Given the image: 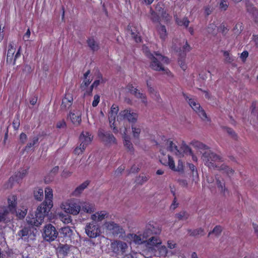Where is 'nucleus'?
Instances as JSON below:
<instances>
[{
    "instance_id": "f257e3e1",
    "label": "nucleus",
    "mask_w": 258,
    "mask_h": 258,
    "mask_svg": "<svg viewBox=\"0 0 258 258\" xmlns=\"http://www.w3.org/2000/svg\"><path fill=\"white\" fill-rule=\"evenodd\" d=\"M190 144L196 148L201 150H207L205 151L202 155V159L204 164L210 169H217L221 171L222 173L226 174L230 177L234 174V171L225 164H222L221 166H218L217 162H222V157L209 150L208 146L198 141H192Z\"/></svg>"
},
{
    "instance_id": "f03ea898",
    "label": "nucleus",
    "mask_w": 258,
    "mask_h": 258,
    "mask_svg": "<svg viewBox=\"0 0 258 258\" xmlns=\"http://www.w3.org/2000/svg\"><path fill=\"white\" fill-rule=\"evenodd\" d=\"M45 201L38 207L35 214L30 213L26 218L27 223L38 227L43 222L45 217L48 215L53 206L52 190L49 187L45 189Z\"/></svg>"
},
{
    "instance_id": "7ed1b4c3",
    "label": "nucleus",
    "mask_w": 258,
    "mask_h": 258,
    "mask_svg": "<svg viewBox=\"0 0 258 258\" xmlns=\"http://www.w3.org/2000/svg\"><path fill=\"white\" fill-rule=\"evenodd\" d=\"M144 50L147 57L151 59V68L157 71H162L164 74L168 76L172 77V74L170 71L163 67V64H168L169 62V59L162 55L158 52H154V54L151 53L147 50V48H144Z\"/></svg>"
},
{
    "instance_id": "20e7f679",
    "label": "nucleus",
    "mask_w": 258,
    "mask_h": 258,
    "mask_svg": "<svg viewBox=\"0 0 258 258\" xmlns=\"http://www.w3.org/2000/svg\"><path fill=\"white\" fill-rule=\"evenodd\" d=\"M110 248L112 252L119 258H135L136 252L131 250L128 252L127 244L120 240H114L111 242Z\"/></svg>"
},
{
    "instance_id": "39448f33",
    "label": "nucleus",
    "mask_w": 258,
    "mask_h": 258,
    "mask_svg": "<svg viewBox=\"0 0 258 258\" xmlns=\"http://www.w3.org/2000/svg\"><path fill=\"white\" fill-rule=\"evenodd\" d=\"M138 114H110L108 116L110 125L114 133L118 132L116 126L120 123L119 119H122L124 122L127 120L135 123L137 120Z\"/></svg>"
},
{
    "instance_id": "423d86ee",
    "label": "nucleus",
    "mask_w": 258,
    "mask_h": 258,
    "mask_svg": "<svg viewBox=\"0 0 258 258\" xmlns=\"http://www.w3.org/2000/svg\"><path fill=\"white\" fill-rule=\"evenodd\" d=\"M161 232V229L156 228L155 227L149 225L145 230L143 235H137L135 234H130L128 237L132 240L136 244H140L146 242L150 236L153 234H159Z\"/></svg>"
},
{
    "instance_id": "0eeeda50",
    "label": "nucleus",
    "mask_w": 258,
    "mask_h": 258,
    "mask_svg": "<svg viewBox=\"0 0 258 258\" xmlns=\"http://www.w3.org/2000/svg\"><path fill=\"white\" fill-rule=\"evenodd\" d=\"M93 138V136L88 132H83L79 137V140L81 143L79 146H77L74 149V153L76 155L82 154L85 151L87 146L91 143Z\"/></svg>"
},
{
    "instance_id": "6e6552de",
    "label": "nucleus",
    "mask_w": 258,
    "mask_h": 258,
    "mask_svg": "<svg viewBox=\"0 0 258 258\" xmlns=\"http://www.w3.org/2000/svg\"><path fill=\"white\" fill-rule=\"evenodd\" d=\"M61 208L67 213L77 215L80 211L81 207L75 200H69L62 204Z\"/></svg>"
},
{
    "instance_id": "1a4fd4ad",
    "label": "nucleus",
    "mask_w": 258,
    "mask_h": 258,
    "mask_svg": "<svg viewBox=\"0 0 258 258\" xmlns=\"http://www.w3.org/2000/svg\"><path fill=\"white\" fill-rule=\"evenodd\" d=\"M127 90L129 92H130L132 94L134 95V96L138 99H140L142 103L145 104V105L147 103V100L146 95L141 93L140 91H139L136 87L133 86L132 84H129L126 87L125 89H123L120 92L119 95L120 96H122L123 97V92Z\"/></svg>"
},
{
    "instance_id": "9d476101",
    "label": "nucleus",
    "mask_w": 258,
    "mask_h": 258,
    "mask_svg": "<svg viewBox=\"0 0 258 258\" xmlns=\"http://www.w3.org/2000/svg\"><path fill=\"white\" fill-rule=\"evenodd\" d=\"M58 233L54 226L51 224L45 225L44 228L43 236L46 241H52L55 239Z\"/></svg>"
},
{
    "instance_id": "9b49d317",
    "label": "nucleus",
    "mask_w": 258,
    "mask_h": 258,
    "mask_svg": "<svg viewBox=\"0 0 258 258\" xmlns=\"http://www.w3.org/2000/svg\"><path fill=\"white\" fill-rule=\"evenodd\" d=\"M20 238L26 242H29L35 239L36 235L31 227H24L18 232Z\"/></svg>"
},
{
    "instance_id": "f8f14e48",
    "label": "nucleus",
    "mask_w": 258,
    "mask_h": 258,
    "mask_svg": "<svg viewBox=\"0 0 258 258\" xmlns=\"http://www.w3.org/2000/svg\"><path fill=\"white\" fill-rule=\"evenodd\" d=\"M98 136L105 145L116 143L115 138L109 132H105L103 129L100 128L98 130Z\"/></svg>"
},
{
    "instance_id": "ddd939ff",
    "label": "nucleus",
    "mask_w": 258,
    "mask_h": 258,
    "mask_svg": "<svg viewBox=\"0 0 258 258\" xmlns=\"http://www.w3.org/2000/svg\"><path fill=\"white\" fill-rule=\"evenodd\" d=\"M104 225L106 229L111 233L114 236L122 235L124 233V230L119 224L113 221H109L105 223Z\"/></svg>"
},
{
    "instance_id": "4468645a",
    "label": "nucleus",
    "mask_w": 258,
    "mask_h": 258,
    "mask_svg": "<svg viewBox=\"0 0 258 258\" xmlns=\"http://www.w3.org/2000/svg\"><path fill=\"white\" fill-rule=\"evenodd\" d=\"M183 96L196 113H204V111L201 107L200 104L197 102V100L194 96L190 95H188L186 94H183Z\"/></svg>"
},
{
    "instance_id": "2eb2a0df",
    "label": "nucleus",
    "mask_w": 258,
    "mask_h": 258,
    "mask_svg": "<svg viewBox=\"0 0 258 258\" xmlns=\"http://www.w3.org/2000/svg\"><path fill=\"white\" fill-rule=\"evenodd\" d=\"M85 231L90 238H96L100 235V229L97 224L92 223L86 225Z\"/></svg>"
},
{
    "instance_id": "dca6fc26",
    "label": "nucleus",
    "mask_w": 258,
    "mask_h": 258,
    "mask_svg": "<svg viewBox=\"0 0 258 258\" xmlns=\"http://www.w3.org/2000/svg\"><path fill=\"white\" fill-rule=\"evenodd\" d=\"M29 168L23 169L18 172L14 176L11 177L9 179V182L11 183V186H12L14 182L19 183L21 180L28 174Z\"/></svg>"
},
{
    "instance_id": "f3484780",
    "label": "nucleus",
    "mask_w": 258,
    "mask_h": 258,
    "mask_svg": "<svg viewBox=\"0 0 258 258\" xmlns=\"http://www.w3.org/2000/svg\"><path fill=\"white\" fill-rule=\"evenodd\" d=\"M73 98L72 94L66 93L65 96L62 100V103L60 106L62 111H67L69 110L72 105Z\"/></svg>"
},
{
    "instance_id": "a211bd4d",
    "label": "nucleus",
    "mask_w": 258,
    "mask_h": 258,
    "mask_svg": "<svg viewBox=\"0 0 258 258\" xmlns=\"http://www.w3.org/2000/svg\"><path fill=\"white\" fill-rule=\"evenodd\" d=\"M17 197L15 195L10 196L8 199V207H6L9 211L12 214L17 213Z\"/></svg>"
},
{
    "instance_id": "6ab92c4d",
    "label": "nucleus",
    "mask_w": 258,
    "mask_h": 258,
    "mask_svg": "<svg viewBox=\"0 0 258 258\" xmlns=\"http://www.w3.org/2000/svg\"><path fill=\"white\" fill-rule=\"evenodd\" d=\"M90 74V71H88L86 72L84 75V80L81 84V89L84 91V95H90L91 93H88V89L90 86V84L91 83V79L90 77H88L89 75Z\"/></svg>"
},
{
    "instance_id": "aec40b11",
    "label": "nucleus",
    "mask_w": 258,
    "mask_h": 258,
    "mask_svg": "<svg viewBox=\"0 0 258 258\" xmlns=\"http://www.w3.org/2000/svg\"><path fill=\"white\" fill-rule=\"evenodd\" d=\"M139 27L134 25H129L128 26V33L132 35L136 42L141 41V36L139 32Z\"/></svg>"
},
{
    "instance_id": "412c9836",
    "label": "nucleus",
    "mask_w": 258,
    "mask_h": 258,
    "mask_svg": "<svg viewBox=\"0 0 258 258\" xmlns=\"http://www.w3.org/2000/svg\"><path fill=\"white\" fill-rule=\"evenodd\" d=\"M166 144L168 145L167 150L170 152L174 153L176 156L180 157L182 155L180 151L178 149L177 146L175 145L172 141L167 140Z\"/></svg>"
},
{
    "instance_id": "4be33fe9",
    "label": "nucleus",
    "mask_w": 258,
    "mask_h": 258,
    "mask_svg": "<svg viewBox=\"0 0 258 258\" xmlns=\"http://www.w3.org/2000/svg\"><path fill=\"white\" fill-rule=\"evenodd\" d=\"M246 8L247 12L251 14L255 22L258 24V11L252 5L250 4H247Z\"/></svg>"
},
{
    "instance_id": "5701e85b",
    "label": "nucleus",
    "mask_w": 258,
    "mask_h": 258,
    "mask_svg": "<svg viewBox=\"0 0 258 258\" xmlns=\"http://www.w3.org/2000/svg\"><path fill=\"white\" fill-rule=\"evenodd\" d=\"M9 212V211L6 207H0V222H8L10 221L7 219Z\"/></svg>"
},
{
    "instance_id": "b1692460",
    "label": "nucleus",
    "mask_w": 258,
    "mask_h": 258,
    "mask_svg": "<svg viewBox=\"0 0 258 258\" xmlns=\"http://www.w3.org/2000/svg\"><path fill=\"white\" fill-rule=\"evenodd\" d=\"M168 161H167L166 160H164L162 158L160 160V161L162 164L168 165L172 170L176 171L174 164V161L172 157L169 155H168Z\"/></svg>"
},
{
    "instance_id": "393cba45",
    "label": "nucleus",
    "mask_w": 258,
    "mask_h": 258,
    "mask_svg": "<svg viewBox=\"0 0 258 258\" xmlns=\"http://www.w3.org/2000/svg\"><path fill=\"white\" fill-rule=\"evenodd\" d=\"M156 11L159 12V14H160V20L162 19V20L167 21L170 19V17L164 10L162 9V7H160V5H157L156 7Z\"/></svg>"
},
{
    "instance_id": "a878e982",
    "label": "nucleus",
    "mask_w": 258,
    "mask_h": 258,
    "mask_svg": "<svg viewBox=\"0 0 258 258\" xmlns=\"http://www.w3.org/2000/svg\"><path fill=\"white\" fill-rule=\"evenodd\" d=\"M147 239V244L152 246H157L158 245L161 244V240L157 236H152Z\"/></svg>"
},
{
    "instance_id": "bb28decb",
    "label": "nucleus",
    "mask_w": 258,
    "mask_h": 258,
    "mask_svg": "<svg viewBox=\"0 0 258 258\" xmlns=\"http://www.w3.org/2000/svg\"><path fill=\"white\" fill-rule=\"evenodd\" d=\"M216 180L217 187L220 190L221 193L224 195H225L226 193H228L229 191L225 187V182L223 180L221 181L217 176H216Z\"/></svg>"
},
{
    "instance_id": "cd10ccee",
    "label": "nucleus",
    "mask_w": 258,
    "mask_h": 258,
    "mask_svg": "<svg viewBox=\"0 0 258 258\" xmlns=\"http://www.w3.org/2000/svg\"><path fill=\"white\" fill-rule=\"evenodd\" d=\"M72 230L69 226L62 227L59 231L61 237H70L72 234Z\"/></svg>"
},
{
    "instance_id": "c85d7f7f",
    "label": "nucleus",
    "mask_w": 258,
    "mask_h": 258,
    "mask_svg": "<svg viewBox=\"0 0 258 258\" xmlns=\"http://www.w3.org/2000/svg\"><path fill=\"white\" fill-rule=\"evenodd\" d=\"M90 183L89 180H86L78 186L74 191V195L77 196L81 193L88 186Z\"/></svg>"
},
{
    "instance_id": "c756f323",
    "label": "nucleus",
    "mask_w": 258,
    "mask_h": 258,
    "mask_svg": "<svg viewBox=\"0 0 258 258\" xmlns=\"http://www.w3.org/2000/svg\"><path fill=\"white\" fill-rule=\"evenodd\" d=\"M156 255L160 257H165L166 256L168 250L165 246L162 245L158 247L156 251Z\"/></svg>"
},
{
    "instance_id": "7c9ffc66",
    "label": "nucleus",
    "mask_w": 258,
    "mask_h": 258,
    "mask_svg": "<svg viewBox=\"0 0 258 258\" xmlns=\"http://www.w3.org/2000/svg\"><path fill=\"white\" fill-rule=\"evenodd\" d=\"M107 213L106 211H103L96 213L92 216V218L93 220H97L98 221H101L106 217Z\"/></svg>"
},
{
    "instance_id": "2f4dec72",
    "label": "nucleus",
    "mask_w": 258,
    "mask_h": 258,
    "mask_svg": "<svg viewBox=\"0 0 258 258\" xmlns=\"http://www.w3.org/2000/svg\"><path fill=\"white\" fill-rule=\"evenodd\" d=\"M69 115L74 124L78 125L80 124L82 121L81 114H69Z\"/></svg>"
},
{
    "instance_id": "473e14b6",
    "label": "nucleus",
    "mask_w": 258,
    "mask_h": 258,
    "mask_svg": "<svg viewBox=\"0 0 258 258\" xmlns=\"http://www.w3.org/2000/svg\"><path fill=\"white\" fill-rule=\"evenodd\" d=\"M124 145L129 151L133 153L134 148L132 143L130 141V138L125 134L123 136Z\"/></svg>"
},
{
    "instance_id": "72a5a7b5",
    "label": "nucleus",
    "mask_w": 258,
    "mask_h": 258,
    "mask_svg": "<svg viewBox=\"0 0 258 258\" xmlns=\"http://www.w3.org/2000/svg\"><path fill=\"white\" fill-rule=\"evenodd\" d=\"M180 152L182 153V155L180 157L183 156V154H187L189 155V154H192V150L191 148L185 144V143L183 142L181 145V146L180 148V150H179Z\"/></svg>"
},
{
    "instance_id": "f704fd0d",
    "label": "nucleus",
    "mask_w": 258,
    "mask_h": 258,
    "mask_svg": "<svg viewBox=\"0 0 258 258\" xmlns=\"http://www.w3.org/2000/svg\"><path fill=\"white\" fill-rule=\"evenodd\" d=\"M187 231L189 235L192 236H198L199 235H203L205 234L204 229L199 228L193 230L191 229H188Z\"/></svg>"
},
{
    "instance_id": "c9c22d12",
    "label": "nucleus",
    "mask_w": 258,
    "mask_h": 258,
    "mask_svg": "<svg viewBox=\"0 0 258 258\" xmlns=\"http://www.w3.org/2000/svg\"><path fill=\"white\" fill-rule=\"evenodd\" d=\"M103 82V80L102 77H99L98 79L96 80L93 83L90 85V86L88 89V93H92L93 89L94 88H96L98 87L101 83Z\"/></svg>"
},
{
    "instance_id": "e433bc0d",
    "label": "nucleus",
    "mask_w": 258,
    "mask_h": 258,
    "mask_svg": "<svg viewBox=\"0 0 258 258\" xmlns=\"http://www.w3.org/2000/svg\"><path fill=\"white\" fill-rule=\"evenodd\" d=\"M34 196L36 200L41 201L43 198V190L41 188H36L34 190Z\"/></svg>"
},
{
    "instance_id": "4c0bfd02",
    "label": "nucleus",
    "mask_w": 258,
    "mask_h": 258,
    "mask_svg": "<svg viewBox=\"0 0 258 258\" xmlns=\"http://www.w3.org/2000/svg\"><path fill=\"white\" fill-rule=\"evenodd\" d=\"M70 246L67 244H61L59 247L58 251L60 254H62L63 256H65L68 255L70 251Z\"/></svg>"
},
{
    "instance_id": "58836bf2",
    "label": "nucleus",
    "mask_w": 258,
    "mask_h": 258,
    "mask_svg": "<svg viewBox=\"0 0 258 258\" xmlns=\"http://www.w3.org/2000/svg\"><path fill=\"white\" fill-rule=\"evenodd\" d=\"M16 50V45L14 43H10L9 45V49L7 53V59H12L13 57Z\"/></svg>"
},
{
    "instance_id": "ea45409f",
    "label": "nucleus",
    "mask_w": 258,
    "mask_h": 258,
    "mask_svg": "<svg viewBox=\"0 0 258 258\" xmlns=\"http://www.w3.org/2000/svg\"><path fill=\"white\" fill-rule=\"evenodd\" d=\"M176 17V23L180 26H184L185 27H187L189 25V21L187 19V18L184 17L182 19H180L179 18Z\"/></svg>"
},
{
    "instance_id": "a19ab883",
    "label": "nucleus",
    "mask_w": 258,
    "mask_h": 258,
    "mask_svg": "<svg viewBox=\"0 0 258 258\" xmlns=\"http://www.w3.org/2000/svg\"><path fill=\"white\" fill-rule=\"evenodd\" d=\"M158 31L160 37L162 40H165L167 36L166 28L164 26L161 25L158 28Z\"/></svg>"
},
{
    "instance_id": "79ce46f5",
    "label": "nucleus",
    "mask_w": 258,
    "mask_h": 258,
    "mask_svg": "<svg viewBox=\"0 0 258 258\" xmlns=\"http://www.w3.org/2000/svg\"><path fill=\"white\" fill-rule=\"evenodd\" d=\"M147 85L148 88V91L152 97L154 98L155 99L158 100L159 98V94L154 90L148 81L147 82Z\"/></svg>"
},
{
    "instance_id": "37998d69",
    "label": "nucleus",
    "mask_w": 258,
    "mask_h": 258,
    "mask_svg": "<svg viewBox=\"0 0 258 258\" xmlns=\"http://www.w3.org/2000/svg\"><path fill=\"white\" fill-rule=\"evenodd\" d=\"M150 19L153 22H159L160 21V14H159V12L156 11L154 12L152 10H151Z\"/></svg>"
},
{
    "instance_id": "c03bdc74",
    "label": "nucleus",
    "mask_w": 258,
    "mask_h": 258,
    "mask_svg": "<svg viewBox=\"0 0 258 258\" xmlns=\"http://www.w3.org/2000/svg\"><path fill=\"white\" fill-rule=\"evenodd\" d=\"M218 29L215 24L211 23L207 28V32L209 34H215L217 33Z\"/></svg>"
},
{
    "instance_id": "a18cd8bd",
    "label": "nucleus",
    "mask_w": 258,
    "mask_h": 258,
    "mask_svg": "<svg viewBox=\"0 0 258 258\" xmlns=\"http://www.w3.org/2000/svg\"><path fill=\"white\" fill-rule=\"evenodd\" d=\"M88 44L89 46L93 50H97L98 49V43L95 41L93 38H89L88 40Z\"/></svg>"
},
{
    "instance_id": "49530a36",
    "label": "nucleus",
    "mask_w": 258,
    "mask_h": 258,
    "mask_svg": "<svg viewBox=\"0 0 258 258\" xmlns=\"http://www.w3.org/2000/svg\"><path fill=\"white\" fill-rule=\"evenodd\" d=\"M20 120L19 114H17L13 121V126L16 130H18L20 126Z\"/></svg>"
},
{
    "instance_id": "de8ad7c7",
    "label": "nucleus",
    "mask_w": 258,
    "mask_h": 258,
    "mask_svg": "<svg viewBox=\"0 0 258 258\" xmlns=\"http://www.w3.org/2000/svg\"><path fill=\"white\" fill-rule=\"evenodd\" d=\"M222 231V228L220 225L216 226L212 231L209 233V236L211 234H214L216 236L219 235Z\"/></svg>"
},
{
    "instance_id": "09e8293b",
    "label": "nucleus",
    "mask_w": 258,
    "mask_h": 258,
    "mask_svg": "<svg viewBox=\"0 0 258 258\" xmlns=\"http://www.w3.org/2000/svg\"><path fill=\"white\" fill-rule=\"evenodd\" d=\"M175 217L178 220H186L188 218V214L185 211H181L176 214Z\"/></svg>"
},
{
    "instance_id": "8fccbe9b",
    "label": "nucleus",
    "mask_w": 258,
    "mask_h": 258,
    "mask_svg": "<svg viewBox=\"0 0 258 258\" xmlns=\"http://www.w3.org/2000/svg\"><path fill=\"white\" fill-rule=\"evenodd\" d=\"M222 128L225 130L227 133L229 135H230L232 138L234 139H236L237 137L236 134H235V132L233 131V129L226 127V126H222Z\"/></svg>"
},
{
    "instance_id": "3c124183",
    "label": "nucleus",
    "mask_w": 258,
    "mask_h": 258,
    "mask_svg": "<svg viewBox=\"0 0 258 258\" xmlns=\"http://www.w3.org/2000/svg\"><path fill=\"white\" fill-rule=\"evenodd\" d=\"M243 30V26L242 23H237L234 28V33L235 34L240 33Z\"/></svg>"
},
{
    "instance_id": "603ef678",
    "label": "nucleus",
    "mask_w": 258,
    "mask_h": 258,
    "mask_svg": "<svg viewBox=\"0 0 258 258\" xmlns=\"http://www.w3.org/2000/svg\"><path fill=\"white\" fill-rule=\"evenodd\" d=\"M251 113H258V103L253 102L250 107Z\"/></svg>"
},
{
    "instance_id": "864d4df0",
    "label": "nucleus",
    "mask_w": 258,
    "mask_h": 258,
    "mask_svg": "<svg viewBox=\"0 0 258 258\" xmlns=\"http://www.w3.org/2000/svg\"><path fill=\"white\" fill-rule=\"evenodd\" d=\"M61 220L65 224H69L72 222L71 217L68 215L62 216Z\"/></svg>"
},
{
    "instance_id": "5fc2aeb1",
    "label": "nucleus",
    "mask_w": 258,
    "mask_h": 258,
    "mask_svg": "<svg viewBox=\"0 0 258 258\" xmlns=\"http://www.w3.org/2000/svg\"><path fill=\"white\" fill-rule=\"evenodd\" d=\"M190 50V46L187 44L186 41L185 44L183 46L182 49L180 48V51L182 52L183 54L188 52Z\"/></svg>"
},
{
    "instance_id": "6e6d98bb",
    "label": "nucleus",
    "mask_w": 258,
    "mask_h": 258,
    "mask_svg": "<svg viewBox=\"0 0 258 258\" xmlns=\"http://www.w3.org/2000/svg\"><path fill=\"white\" fill-rule=\"evenodd\" d=\"M140 170V166L139 165L136 166V165H133L128 171V173H137Z\"/></svg>"
},
{
    "instance_id": "4d7b16f0",
    "label": "nucleus",
    "mask_w": 258,
    "mask_h": 258,
    "mask_svg": "<svg viewBox=\"0 0 258 258\" xmlns=\"http://www.w3.org/2000/svg\"><path fill=\"white\" fill-rule=\"evenodd\" d=\"M100 101V96L98 95H95L94 96V100L92 102V105L94 107L96 106Z\"/></svg>"
},
{
    "instance_id": "13d9d810",
    "label": "nucleus",
    "mask_w": 258,
    "mask_h": 258,
    "mask_svg": "<svg viewBox=\"0 0 258 258\" xmlns=\"http://www.w3.org/2000/svg\"><path fill=\"white\" fill-rule=\"evenodd\" d=\"M132 130H133V135H134V137L138 138L139 136L140 133L141 132L140 129L139 128L134 127L132 126Z\"/></svg>"
},
{
    "instance_id": "bf43d9fd",
    "label": "nucleus",
    "mask_w": 258,
    "mask_h": 258,
    "mask_svg": "<svg viewBox=\"0 0 258 258\" xmlns=\"http://www.w3.org/2000/svg\"><path fill=\"white\" fill-rule=\"evenodd\" d=\"M118 111L119 107L118 105L113 104L111 107L110 113H118Z\"/></svg>"
},
{
    "instance_id": "052dcab7",
    "label": "nucleus",
    "mask_w": 258,
    "mask_h": 258,
    "mask_svg": "<svg viewBox=\"0 0 258 258\" xmlns=\"http://www.w3.org/2000/svg\"><path fill=\"white\" fill-rule=\"evenodd\" d=\"M125 167L124 165H121L119 167L117 168V169L115 171V174L116 175H118L119 174H120L124 170H125Z\"/></svg>"
},
{
    "instance_id": "680f3d73",
    "label": "nucleus",
    "mask_w": 258,
    "mask_h": 258,
    "mask_svg": "<svg viewBox=\"0 0 258 258\" xmlns=\"http://www.w3.org/2000/svg\"><path fill=\"white\" fill-rule=\"evenodd\" d=\"M188 166L189 169L192 171L193 175H194L195 173H196V174H198L197 168L193 164L188 163Z\"/></svg>"
},
{
    "instance_id": "e2e57ef3",
    "label": "nucleus",
    "mask_w": 258,
    "mask_h": 258,
    "mask_svg": "<svg viewBox=\"0 0 258 258\" xmlns=\"http://www.w3.org/2000/svg\"><path fill=\"white\" fill-rule=\"evenodd\" d=\"M248 56V52L247 51H244L241 53L240 58L242 61H245Z\"/></svg>"
},
{
    "instance_id": "0e129e2a",
    "label": "nucleus",
    "mask_w": 258,
    "mask_h": 258,
    "mask_svg": "<svg viewBox=\"0 0 258 258\" xmlns=\"http://www.w3.org/2000/svg\"><path fill=\"white\" fill-rule=\"evenodd\" d=\"M224 56L225 57L226 60L229 62L233 61V59L230 56V54L228 51L224 52Z\"/></svg>"
},
{
    "instance_id": "69168bd1",
    "label": "nucleus",
    "mask_w": 258,
    "mask_h": 258,
    "mask_svg": "<svg viewBox=\"0 0 258 258\" xmlns=\"http://www.w3.org/2000/svg\"><path fill=\"white\" fill-rule=\"evenodd\" d=\"M228 7L227 3L224 0H222L220 4V8L222 10H225Z\"/></svg>"
},
{
    "instance_id": "338daca9",
    "label": "nucleus",
    "mask_w": 258,
    "mask_h": 258,
    "mask_svg": "<svg viewBox=\"0 0 258 258\" xmlns=\"http://www.w3.org/2000/svg\"><path fill=\"white\" fill-rule=\"evenodd\" d=\"M83 208L84 209L85 211H86L88 213H91L94 211V209L92 207H91L90 205L87 206V205H85V206L83 207Z\"/></svg>"
},
{
    "instance_id": "774afa93",
    "label": "nucleus",
    "mask_w": 258,
    "mask_h": 258,
    "mask_svg": "<svg viewBox=\"0 0 258 258\" xmlns=\"http://www.w3.org/2000/svg\"><path fill=\"white\" fill-rule=\"evenodd\" d=\"M37 101V97L36 96L31 97L29 100L30 104L31 105H32V106L35 105L36 104Z\"/></svg>"
}]
</instances>
